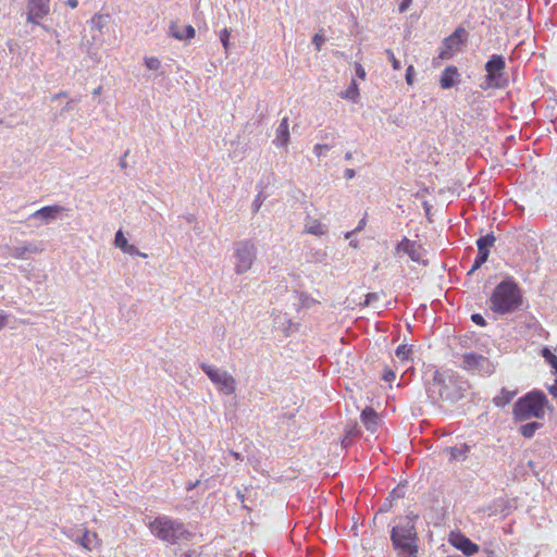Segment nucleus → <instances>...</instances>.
<instances>
[{"label": "nucleus", "mask_w": 557, "mask_h": 557, "mask_svg": "<svg viewBox=\"0 0 557 557\" xmlns=\"http://www.w3.org/2000/svg\"><path fill=\"white\" fill-rule=\"evenodd\" d=\"M548 399L542 391H532L520 397L513 405L512 416L516 421H528L532 418L544 419Z\"/></svg>", "instance_id": "1"}, {"label": "nucleus", "mask_w": 557, "mask_h": 557, "mask_svg": "<svg viewBox=\"0 0 557 557\" xmlns=\"http://www.w3.org/2000/svg\"><path fill=\"white\" fill-rule=\"evenodd\" d=\"M522 296L513 281H503L493 290L490 297V309L498 314L515 311L520 307Z\"/></svg>", "instance_id": "2"}, {"label": "nucleus", "mask_w": 557, "mask_h": 557, "mask_svg": "<svg viewBox=\"0 0 557 557\" xmlns=\"http://www.w3.org/2000/svg\"><path fill=\"white\" fill-rule=\"evenodd\" d=\"M151 534L169 544H183L194 540L196 533L185 524H148Z\"/></svg>", "instance_id": "3"}, {"label": "nucleus", "mask_w": 557, "mask_h": 557, "mask_svg": "<svg viewBox=\"0 0 557 557\" xmlns=\"http://www.w3.org/2000/svg\"><path fill=\"white\" fill-rule=\"evenodd\" d=\"M393 544L403 554L416 557L418 553L417 532L413 524H396L391 534Z\"/></svg>", "instance_id": "4"}, {"label": "nucleus", "mask_w": 557, "mask_h": 557, "mask_svg": "<svg viewBox=\"0 0 557 557\" xmlns=\"http://www.w3.org/2000/svg\"><path fill=\"white\" fill-rule=\"evenodd\" d=\"M486 75L484 84L482 85L483 89L488 88H503L507 79L505 77L506 70V61L505 58L500 54L492 55L488 61L484 65Z\"/></svg>", "instance_id": "5"}, {"label": "nucleus", "mask_w": 557, "mask_h": 557, "mask_svg": "<svg viewBox=\"0 0 557 557\" xmlns=\"http://www.w3.org/2000/svg\"><path fill=\"white\" fill-rule=\"evenodd\" d=\"M235 272L243 274L248 272L256 259V246L251 240H242L235 244Z\"/></svg>", "instance_id": "6"}, {"label": "nucleus", "mask_w": 557, "mask_h": 557, "mask_svg": "<svg viewBox=\"0 0 557 557\" xmlns=\"http://www.w3.org/2000/svg\"><path fill=\"white\" fill-rule=\"evenodd\" d=\"M202 371L208 375L210 381L226 395H231L236 389V382L234 377L226 371L220 370L213 366L202 363Z\"/></svg>", "instance_id": "7"}, {"label": "nucleus", "mask_w": 557, "mask_h": 557, "mask_svg": "<svg viewBox=\"0 0 557 557\" xmlns=\"http://www.w3.org/2000/svg\"><path fill=\"white\" fill-rule=\"evenodd\" d=\"M466 30L462 27H457L454 33L445 38L438 52L441 60H448L453 57L454 52L459 49L463 42Z\"/></svg>", "instance_id": "8"}, {"label": "nucleus", "mask_w": 557, "mask_h": 557, "mask_svg": "<svg viewBox=\"0 0 557 557\" xmlns=\"http://www.w3.org/2000/svg\"><path fill=\"white\" fill-rule=\"evenodd\" d=\"M496 238L493 233L481 236L476 240L478 255L474 259V262L471 267L470 273L476 271L482 267L483 263L486 262L490 256V249L495 245Z\"/></svg>", "instance_id": "9"}, {"label": "nucleus", "mask_w": 557, "mask_h": 557, "mask_svg": "<svg viewBox=\"0 0 557 557\" xmlns=\"http://www.w3.org/2000/svg\"><path fill=\"white\" fill-rule=\"evenodd\" d=\"M50 12L49 0H28L27 3V21L38 24L40 20L46 17Z\"/></svg>", "instance_id": "10"}, {"label": "nucleus", "mask_w": 557, "mask_h": 557, "mask_svg": "<svg viewBox=\"0 0 557 557\" xmlns=\"http://www.w3.org/2000/svg\"><path fill=\"white\" fill-rule=\"evenodd\" d=\"M448 542L457 549L461 550L466 556H473L479 552V546L471 542L459 531H451L448 537Z\"/></svg>", "instance_id": "11"}, {"label": "nucleus", "mask_w": 557, "mask_h": 557, "mask_svg": "<svg viewBox=\"0 0 557 557\" xmlns=\"http://www.w3.org/2000/svg\"><path fill=\"white\" fill-rule=\"evenodd\" d=\"M490 360L483 355L467 352L462 356V368L469 372L488 371Z\"/></svg>", "instance_id": "12"}, {"label": "nucleus", "mask_w": 557, "mask_h": 557, "mask_svg": "<svg viewBox=\"0 0 557 557\" xmlns=\"http://www.w3.org/2000/svg\"><path fill=\"white\" fill-rule=\"evenodd\" d=\"M63 533L87 549H91L96 541V534L85 529H78L73 533L72 528L65 527L63 528Z\"/></svg>", "instance_id": "13"}, {"label": "nucleus", "mask_w": 557, "mask_h": 557, "mask_svg": "<svg viewBox=\"0 0 557 557\" xmlns=\"http://www.w3.org/2000/svg\"><path fill=\"white\" fill-rule=\"evenodd\" d=\"M396 252H404L408 255L414 262H419L421 260L420 247L407 237H404L400 243H398Z\"/></svg>", "instance_id": "14"}, {"label": "nucleus", "mask_w": 557, "mask_h": 557, "mask_svg": "<svg viewBox=\"0 0 557 557\" xmlns=\"http://www.w3.org/2000/svg\"><path fill=\"white\" fill-rule=\"evenodd\" d=\"M361 422L363 426L370 432L375 433L380 425V417L376 411L371 407H366L361 412Z\"/></svg>", "instance_id": "15"}, {"label": "nucleus", "mask_w": 557, "mask_h": 557, "mask_svg": "<svg viewBox=\"0 0 557 557\" xmlns=\"http://www.w3.org/2000/svg\"><path fill=\"white\" fill-rule=\"evenodd\" d=\"M460 76L458 69L454 65H448L441 74L440 85L443 89L451 88L456 79Z\"/></svg>", "instance_id": "16"}, {"label": "nucleus", "mask_w": 557, "mask_h": 557, "mask_svg": "<svg viewBox=\"0 0 557 557\" xmlns=\"http://www.w3.org/2000/svg\"><path fill=\"white\" fill-rule=\"evenodd\" d=\"M444 451L448 455L449 462L462 461L468 458L470 446L468 444H462L459 447H446Z\"/></svg>", "instance_id": "17"}, {"label": "nucleus", "mask_w": 557, "mask_h": 557, "mask_svg": "<svg viewBox=\"0 0 557 557\" xmlns=\"http://www.w3.org/2000/svg\"><path fill=\"white\" fill-rule=\"evenodd\" d=\"M66 209L64 207H61L59 205H53V206H46V207H42L40 208L39 210H37L36 212L33 213V216L34 218H40L45 221H49V220H53L55 219V216L65 211Z\"/></svg>", "instance_id": "18"}, {"label": "nucleus", "mask_w": 557, "mask_h": 557, "mask_svg": "<svg viewBox=\"0 0 557 557\" xmlns=\"http://www.w3.org/2000/svg\"><path fill=\"white\" fill-rule=\"evenodd\" d=\"M276 146L286 147L289 141V124L288 117H283L278 127L276 128L275 136Z\"/></svg>", "instance_id": "19"}, {"label": "nucleus", "mask_w": 557, "mask_h": 557, "mask_svg": "<svg viewBox=\"0 0 557 557\" xmlns=\"http://www.w3.org/2000/svg\"><path fill=\"white\" fill-rule=\"evenodd\" d=\"M171 35L178 40L184 39H193L195 37V28L191 25L184 26V29L181 30L177 23H172L170 26Z\"/></svg>", "instance_id": "20"}, {"label": "nucleus", "mask_w": 557, "mask_h": 557, "mask_svg": "<svg viewBox=\"0 0 557 557\" xmlns=\"http://www.w3.org/2000/svg\"><path fill=\"white\" fill-rule=\"evenodd\" d=\"M517 395L516 391H508L503 388L498 395L493 398V403L496 407H505L508 405L513 397Z\"/></svg>", "instance_id": "21"}, {"label": "nucleus", "mask_w": 557, "mask_h": 557, "mask_svg": "<svg viewBox=\"0 0 557 557\" xmlns=\"http://www.w3.org/2000/svg\"><path fill=\"white\" fill-rule=\"evenodd\" d=\"M305 232L312 235H324L325 226L319 220H309L305 225Z\"/></svg>", "instance_id": "22"}, {"label": "nucleus", "mask_w": 557, "mask_h": 557, "mask_svg": "<svg viewBox=\"0 0 557 557\" xmlns=\"http://www.w3.org/2000/svg\"><path fill=\"white\" fill-rule=\"evenodd\" d=\"M541 428L542 423L540 422H529L520 426L519 433L525 438H531Z\"/></svg>", "instance_id": "23"}, {"label": "nucleus", "mask_w": 557, "mask_h": 557, "mask_svg": "<svg viewBox=\"0 0 557 557\" xmlns=\"http://www.w3.org/2000/svg\"><path fill=\"white\" fill-rule=\"evenodd\" d=\"M109 18V14L96 13L91 18V24L98 32L102 33L103 28L108 24Z\"/></svg>", "instance_id": "24"}, {"label": "nucleus", "mask_w": 557, "mask_h": 557, "mask_svg": "<svg viewBox=\"0 0 557 557\" xmlns=\"http://www.w3.org/2000/svg\"><path fill=\"white\" fill-rule=\"evenodd\" d=\"M395 355L400 362L407 363L411 359L412 349L407 345H399Z\"/></svg>", "instance_id": "25"}, {"label": "nucleus", "mask_w": 557, "mask_h": 557, "mask_svg": "<svg viewBox=\"0 0 557 557\" xmlns=\"http://www.w3.org/2000/svg\"><path fill=\"white\" fill-rule=\"evenodd\" d=\"M339 96L343 99L356 100L359 96V88L356 81H352L350 86L345 91L341 92Z\"/></svg>", "instance_id": "26"}, {"label": "nucleus", "mask_w": 557, "mask_h": 557, "mask_svg": "<svg viewBox=\"0 0 557 557\" xmlns=\"http://www.w3.org/2000/svg\"><path fill=\"white\" fill-rule=\"evenodd\" d=\"M542 356L557 372V356L554 355L548 348H544L542 350Z\"/></svg>", "instance_id": "27"}, {"label": "nucleus", "mask_w": 557, "mask_h": 557, "mask_svg": "<svg viewBox=\"0 0 557 557\" xmlns=\"http://www.w3.org/2000/svg\"><path fill=\"white\" fill-rule=\"evenodd\" d=\"M114 244L117 248H120L122 251L127 247L128 242L125 238L122 231H117L115 234Z\"/></svg>", "instance_id": "28"}, {"label": "nucleus", "mask_w": 557, "mask_h": 557, "mask_svg": "<svg viewBox=\"0 0 557 557\" xmlns=\"http://www.w3.org/2000/svg\"><path fill=\"white\" fill-rule=\"evenodd\" d=\"M385 53L392 63L393 70L399 71L401 69L400 62L396 59L394 52L391 49H386Z\"/></svg>", "instance_id": "29"}, {"label": "nucleus", "mask_w": 557, "mask_h": 557, "mask_svg": "<svg viewBox=\"0 0 557 557\" xmlns=\"http://www.w3.org/2000/svg\"><path fill=\"white\" fill-rule=\"evenodd\" d=\"M145 64L149 70H158L160 67V61L156 57H150L145 59Z\"/></svg>", "instance_id": "30"}, {"label": "nucleus", "mask_w": 557, "mask_h": 557, "mask_svg": "<svg viewBox=\"0 0 557 557\" xmlns=\"http://www.w3.org/2000/svg\"><path fill=\"white\" fill-rule=\"evenodd\" d=\"M230 37H231V33L227 28H224L221 30L220 33V39L222 41V45L224 47L225 50L228 49V46H230Z\"/></svg>", "instance_id": "31"}, {"label": "nucleus", "mask_w": 557, "mask_h": 557, "mask_svg": "<svg viewBox=\"0 0 557 557\" xmlns=\"http://www.w3.org/2000/svg\"><path fill=\"white\" fill-rule=\"evenodd\" d=\"M123 252L128 253L131 256H140L143 258H147L146 253H141L138 251V249L134 246L128 244L127 247L123 250Z\"/></svg>", "instance_id": "32"}, {"label": "nucleus", "mask_w": 557, "mask_h": 557, "mask_svg": "<svg viewBox=\"0 0 557 557\" xmlns=\"http://www.w3.org/2000/svg\"><path fill=\"white\" fill-rule=\"evenodd\" d=\"M312 41L315 45L317 50L319 51V50H321V47H322L323 42L325 41V38L322 34H315Z\"/></svg>", "instance_id": "33"}, {"label": "nucleus", "mask_w": 557, "mask_h": 557, "mask_svg": "<svg viewBox=\"0 0 557 557\" xmlns=\"http://www.w3.org/2000/svg\"><path fill=\"white\" fill-rule=\"evenodd\" d=\"M413 75H414V67H413V65H409L406 70V82L408 85L413 84Z\"/></svg>", "instance_id": "34"}, {"label": "nucleus", "mask_w": 557, "mask_h": 557, "mask_svg": "<svg viewBox=\"0 0 557 557\" xmlns=\"http://www.w3.org/2000/svg\"><path fill=\"white\" fill-rule=\"evenodd\" d=\"M326 150H329V146L324 145V144H317L313 147V151L317 157H321L324 153V151H326Z\"/></svg>", "instance_id": "35"}, {"label": "nucleus", "mask_w": 557, "mask_h": 557, "mask_svg": "<svg viewBox=\"0 0 557 557\" xmlns=\"http://www.w3.org/2000/svg\"><path fill=\"white\" fill-rule=\"evenodd\" d=\"M471 320H472L473 323H475L479 326H485L486 325V322H485L484 318L480 313H473L471 315Z\"/></svg>", "instance_id": "36"}, {"label": "nucleus", "mask_w": 557, "mask_h": 557, "mask_svg": "<svg viewBox=\"0 0 557 557\" xmlns=\"http://www.w3.org/2000/svg\"><path fill=\"white\" fill-rule=\"evenodd\" d=\"M396 377V374L394 371L387 369L384 371V374H383V380H385L386 382H392L394 381Z\"/></svg>", "instance_id": "37"}, {"label": "nucleus", "mask_w": 557, "mask_h": 557, "mask_svg": "<svg viewBox=\"0 0 557 557\" xmlns=\"http://www.w3.org/2000/svg\"><path fill=\"white\" fill-rule=\"evenodd\" d=\"M356 74L360 79L366 78V71H364L363 66L359 63L356 64Z\"/></svg>", "instance_id": "38"}, {"label": "nucleus", "mask_w": 557, "mask_h": 557, "mask_svg": "<svg viewBox=\"0 0 557 557\" xmlns=\"http://www.w3.org/2000/svg\"><path fill=\"white\" fill-rule=\"evenodd\" d=\"M411 2L412 0H401L400 4H399V12H405L409 9V7L411 5Z\"/></svg>", "instance_id": "39"}, {"label": "nucleus", "mask_w": 557, "mask_h": 557, "mask_svg": "<svg viewBox=\"0 0 557 557\" xmlns=\"http://www.w3.org/2000/svg\"><path fill=\"white\" fill-rule=\"evenodd\" d=\"M366 225H367V214H364V216L359 221L357 227L352 231V233L360 232L361 230L364 228Z\"/></svg>", "instance_id": "40"}, {"label": "nucleus", "mask_w": 557, "mask_h": 557, "mask_svg": "<svg viewBox=\"0 0 557 557\" xmlns=\"http://www.w3.org/2000/svg\"><path fill=\"white\" fill-rule=\"evenodd\" d=\"M399 497H403V487L397 486L391 493V498L395 499V498H399Z\"/></svg>", "instance_id": "41"}, {"label": "nucleus", "mask_w": 557, "mask_h": 557, "mask_svg": "<svg viewBox=\"0 0 557 557\" xmlns=\"http://www.w3.org/2000/svg\"><path fill=\"white\" fill-rule=\"evenodd\" d=\"M547 391L553 397L557 398V381L555 382V384L549 385L547 387Z\"/></svg>", "instance_id": "42"}, {"label": "nucleus", "mask_w": 557, "mask_h": 557, "mask_svg": "<svg viewBox=\"0 0 557 557\" xmlns=\"http://www.w3.org/2000/svg\"><path fill=\"white\" fill-rule=\"evenodd\" d=\"M199 484H200V481H199V480H197V481H195V482H189V483H187V485H186V490H187V491H191V490H194L195 487H197Z\"/></svg>", "instance_id": "43"}, {"label": "nucleus", "mask_w": 557, "mask_h": 557, "mask_svg": "<svg viewBox=\"0 0 557 557\" xmlns=\"http://www.w3.org/2000/svg\"><path fill=\"white\" fill-rule=\"evenodd\" d=\"M7 322H8V315L7 314H1L0 315V330L5 326Z\"/></svg>", "instance_id": "44"}, {"label": "nucleus", "mask_w": 557, "mask_h": 557, "mask_svg": "<svg viewBox=\"0 0 557 557\" xmlns=\"http://www.w3.org/2000/svg\"><path fill=\"white\" fill-rule=\"evenodd\" d=\"M66 4L72 8V9H75L77 8L78 5V0H66Z\"/></svg>", "instance_id": "45"}, {"label": "nucleus", "mask_w": 557, "mask_h": 557, "mask_svg": "<svg viewBox=\"0 0 557 557\" xmlns=\"http://www.w3.org/2000/svg\"><path fill=\"white\" fill-rule=\"evenodd\" d=\"M346 178H352L355 176V171L352 169H347L345 171Z\"/></svg>", "instance_id": "46"}, {"label": "nucleus", "mask_w": 557, "mask_h": 557, "mask_svg": "<svg viewBox=\"0 0 557 557\" xmlns=\"http://www.w3.org/2000/svg\"><path fill=\"white\" fill-rule=\"evenodd\" d=\"M376 295L375 294H368L367 295V298H366V305L370 304L373 299H376Z\"/></svg>", "instance_id": "47"}, {"label": "nucleus", "mask_w": 557, "mask_h": 557, "mask_svg": "<svg viewBox=\"0 0 557 557\" xmlns=\"http://www.w3.org/2000/svg\"><path fill=\"white\" fill-rule=\"evenodd\" d=\"M350 531L352 532V534L355 536L358 535V525L357 524H352L351 528H350Z\"/></svg>", "instance_id": "48"}, {"label": "nucleus", "mask_w": 557, "mask_h": 557, "mask_svg": "<svg viewBox=\"0 0 557 557\" xmlns=\"http://www.w3.org/2000/svg\"><path fill=\"white\" fill-rule=\"evenodd\" d=\"M66 96H67V92H66V91H61V92H59V94L54 95L52 98H53V99H58V98H60V97H66Z\"/></svg>", "instance_id": "49"}, {"label": "nucleus", "mask_w": 557, "mask_h": 557, "mask_svg": "<svg viewBox=\"0 0 557 557\" xmlns=\"http://www.w3.org/2000/svg\"><path fill=\"white\" fill-rule=\"evenodd\" d=\"M237 497L242 503L244 502V494L240 491L237 492Z\"/></svg>", "instance_id": "50"}, {"label": "nucleus", "mask_w": 557, "mask_h": 557, "mask_svg": "<svg viewBox=\"0 0 557 557\" xmlns=\"http://www.w3.org/2000/svg\"><path fill=\"white\" fill-rule=\"evenodd\" d=\"M346 160H351L352 153L349 151L345 154Z\"/></svg>", "instance_id": "51"}, {"label": "nucleus", "mask_w": 557, "mask_h": 557, "mask_svg": "<svg viewBox=\"0 0 557 557\" xmlns=\"http://www.w3.org/2000/svg\"><path fill=\"white\" fill-rule=\"evenodd\" d=\"M100 91H101V87L99 86L98 88H96V89L94 90V94H95V95H99V94H100Z\"/></svg>", "instance_id": "52"}, {"label": "nucleus", "mask_w": 557, "mask_h": 557, "mask_svg": "<svg viewBox=\"0 0 557 557\" xmlns=\"http://www.w3.org/2000/svg\"><path fill=\"white\" fill-rule=\"evenodd\" d=\"M292 542L295 543V534H294V532L292 533Z\"/></svg>", "instance_id": "53"}, {"label": "nucleus", "mask_w": 557, "mask_h": 557, "mask_svg": "<svg viewBox=\"0 0 557 557\" xmlns=\"http://www.w3.org/2000/svg\"><path fill=\"white\" fill-rule=\"evenodd\" d=\"M448 557H462L461 555H449Z\"/></svg>", "instance_id": "54"}, {"label": "nucleus", "mask_w": 557, "mask_h": 557, "mask_svg": "<svg viewBox=\"0 0 557 557\" xmlns=\"http://www.w3.org/2000/svg\"><path fill=\"white\" fill-rule=\"evenodd\" d=\"M391 506V504H388V507ZM387 507V504H383V508L382 509H385Z\"/></svg>", "instance_id": "55"}]
</instances>
